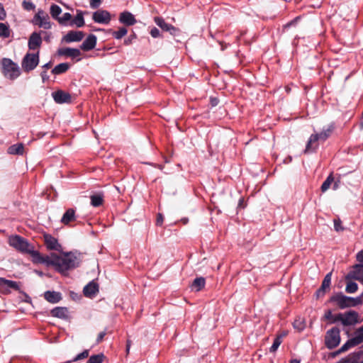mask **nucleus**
Wrapping results in <instances>:
<instances>
[{
	"instance_id": "nucleus-1",
	"label": "nucleus",
	"mask_w": 363,
	"mask_h": 363,
	"mask_svg": "<svg viewBox=\"0 0 363 363\" xmlns=\"http://www.w3.org/2000/svg\"><path fill=\"white\" fill-rule=\"evenodd\" d=\"M39 264L53 266L57 272L65 273L69 269L78 267L79 259L72 252L64 253L61 255L51 253L50 255H42Z\"/></svg>"
},
{
	"instance_id": "nucleus-2",
	"label": "nucleus",
	"mask_w": 363,
	"mask_h": 363,
	"mask_svg": "<svg viewBox=\"0 0 363 363\" xmlns=\"http://www.w3.org/2000/svg\"><path fill=\"white\" fill-rule=\"evenodd\" d=\"M8 242L9 245L17 251L29 254L33 259V262L39 264L42 255L38 251L35 250L34 247L25 238L18 235H11Z\"/></svg>"
},
{
	"instance_id": "nucleus-3",
	"label": "nucleus",
	"mask_w": 363,
	"mask_h": 363,
	"mask_svg": "<svg viewBox=\"0 0 363 363\" xmlns=\"http://www.w3.org/2000/svg\"><path fill=\"white\" fill-rule=\"evenodd\" d=\"M334 128V125L330 124L326 128H324L320 133L312 134L306 144L304 152L310 153L314 152L318 146V142L319 140L325 141L331 135Z\"/></svg>"
},
{
	"instance_id": "nucleus-4",
	"label": "nucleus",
	"mask_w": 363,
	"mask_h": 363,
	"mask_svg": "<svg viewBox=\"0 0 363 363\" xmlns=\"http://www.w3.org/2000/svg\"><path fill=\"white\" fill-rule=\"evenodd\" d=\"M330 301L335 303L340 309L355 307L362 303V297H350L342 293H337L332 296Z\"/></svg>"
},
{
	"instance_id": "nucleus-5",
	"label": "nucleus",
	"mask_w": 363,
	"mask_h": 363,
	"mask_svg": "<svg viewBox=\"0 0 363 363\" xmlns=\"http://www.w3.org/2000/svg\"><path fill=\"white\" fill-rule=\"evenodd\" d=\"M363 342V328L360 327L354 333V336L349 339L340 349L337 354L345 352L350 348L357 346Z\"/></svg>"
},
{
	"instance_id": "nucleus-6",
	"label": "nucleus",
	"mask_w": 363,
	"mask_h": 363,
	"mask_svg": "<svg viewBox=\"0 0 363 363\" xmlns=\"http://www.w3.org/2000/svg\"><path fill=\"white\" fill-rule=\"evenodd\" d=\"M31 22L33 25L45 30L50 29L52 27L49 15L42 9L38 10Z\"/></svg>"
},
{
	"instance_id": "nucleus-7",
	"label": "nucleus",
	"mask_w": 363,
	"mask_h": 363,
	"mask_svg": "<svg viewBox=\"0 0 363 363\" xmlns=\"http://www.w3.org/2000/svg\"><path fill=\"white\" fill-rule=\"evenodd\" d=\"M39 60V50L36 53H26L21 62L23 69L26 72L33 70L38 66Z\"/></svg>"
},
{
	"instance_id": "nucleus-8",
	"label": "nucleus",
	"mask_w": 363,
	"mask_h": 363,
	"mask_svg": "<svg viewBox=\"0 0 363 363\" xmlns=\"http://www.w3.org/2000/svg\"><path fill=\"white\" fill-rule=\"evenodd\" d=\"M4 75L11 79L17 78L21 72L17 64L14 63L11 60L4 58L2 61Z\"/></svg>"
},
{
	"instance_id": "nucleus-9",
	"label": "nucleus",
	"mask_w": 363,
	"mask_h": 363,
	"mask_svg": "<svg viewBox=\"0 0 363 363\" xmlns=\"http://www.w3.org/2000/svg\"><path fill=\"white\" fill-rule=\"evenodd\" d=\"M340 329L336 327L327 331L325 337V344L328 349H333L340 344Z\"/></svg>"
},
{
	"instance_id": "nucleus-10",
	"label": "nucleus",
	"mask_w": 363,
	"mask_h": 363,
	"mask_svg": "<svg viewBox=\"0 0 363 363\" xmlns=\"http://www.w3.org/2000/svg\"><path fill=\"white\" fill-rule=\"evenodd\" d=\"M335 320H340L344 325H353L359 322V314L354 311H350L337 315Z\"/></svg>"
},
{
	"instance_id": "nucleus-11",
	"label": "nucleus",
	"mask_w": 363,
	"mask_h": 363,
	"mask_svg": "<svg viewBox=\"0 0 363 363\" xmlns=\"http://www.w3.org/2000/svg\"><path fill=\"white\" fill-rule=\"evenodd\" d=\"M42 33H44V32L41 30L40 32H33L30 34L28 42L29 50H39L43 43Z\"/></svg>"
},
{
	"instance_id": "nucleus-12",
	"label": "nucleus",
	"mask_w": 363,
	"mask_h": 363,
	"mask_svg": "<svg viewBox=\"0 0 363 363\" xmlns=\"http://www.w3.org/2000/svg\"><path fill=\"white\" fill-rule=\"evenodd\" d=\"M92 19L98 23L108 24L111 20V16L108 11L99 9L93 13Z\"/></svg>"
},
{
	"instance_id": "nucleus-13",
	"label": "nucleus",
	"mask_w": 363,
	"mask_h": 363,
	"mask_svg": "<svg viewBox=\"0 0 363 363\" xmlns=\"http://www.w3.org/2000/svg\"><path fill=\"white\" fill-rule=\"evenodd\" d=\"M45 245L48 250L61 252L62 248L58 240L50 234H44Z\"/></svg>"
},
{
	"instance_id": "nucleus-14",
	"label": "nucleus",
	"mask_w": 363,
	"mask_h": 363,
	"mask_svg": "<svg viewBox=\"0 0 363 363\" xmlns=\"http://www.w3.org/2000/svg\"><path fill=\"white\" fill-rule=\"evenodd\" d=\"M154 21L160 28L164 31H168L171 35H176L179 33V29L175 28L171 24L165 22V21L161 17H155Z\"/></svg>"
},
{
	"instance_id": "nucleus-15",
	"label": "nucleus",
	"mask_w": 363,
	"mask_h": 363,
	"mask_svg": "<svg viewBox=\"0 0 363 363\" xmlns=\"http://www.w3.org/2000/svg\"><path fill=\"white\" fill-rule=\"evenodd\" d=\"M119 21L128 26H133L137 22L135 16L128 11L121 13L119 16Z\"/></svg>"
},
{
	"instance_id": "nucleus-16",
	"label": "nucleus",
	"mask_w": 363,
	"mask_h": 363,
	"mask_svg": "<svg viewBox=\"0 0 363 363\" xmlns=\"http://www.w3.org/2000/svg\"><path fill=\"white\" fill-rule=\"evenodd\" d=\"M96 36L91 34L84 40L81 45V49L84 51H89L94 49L96 45Z\"/></svg>"
},
{
	"instance_id": "nucleus-17",
	"label": "nucleus",
	"mask_w": 363,
	"mask_h": 363,
	"mask_svg": "<svg viewBox=\"0 0 363 363\" xmlns=\"http://www.w3.org/2000/svg\"><path fill=\"white\" fill-rule=\"evenodd\" d=\"M52 95L55 101L57 104L68 103L71 101L70 94L63 91H57L53 92Z\"/></svg>"
},
{
	"instance_id": "nucleus-18",
	"label": "nucleus",
	"mask_w": 363,
	"mask_h": 363,
	"mask_svg": "<svg viewBox=\"0 0 363 363\" xmlns=\"http://www.w3.org/2000/svg\"><path fill=\"white\" fill-rule=\"evenodd\" d=\"M84 36V34L82 31H69L64 37V40L67 43L79 42L83 39Z\"/></svg>"
},
{
	"instance_id": "nucleus-19",
	"label": "nucleus",
	"mask_w": 363,
	"mask_h": 363,
	"mask_svg": "<svg viewBox=\"0 0 363 363\" xmlns=\"http://www.w3.org/2000/svg\"><path fill=\"white\" fill-rule=\"evenodd\" d=\"M58 54L60 55L76 58L81 55V51L77 48H65L60 49L58 50Z\"/></svg>"
},
{
	"instance_id": "nucleus-20",
	"label": "nucleus",
	"mask_w": 363,
	"mask_h": 363,
	"mask_svg": "<svg viewBox=\"0 0 363 363\" xmlns=\"http://www.w3.org/2000/svg\"><path fill=\"white\" fill-rule=\"evenodd\" d=\"M99 291L98 284L92 281L86 285L83 289V292L85 296L91 297L94 296Z\"/></svg>"
},
{
	"instance_id": "nucleus-21",
	"label": "nucleus",
	"mask_w": 363,
	"mask_h": 363,
	"mask_svg": "<svg viewBox=\"0 0 363 363\" xmlns=\"http://www.w3.org/2000/svg\"><path fill=\"white\" fill-rule=\"evenodd\" d=\"M50 313L52 316L62 319H67L69 316L66 307H55L51 310Z\"/></svg>"
},
{
	"instance_id": "nucleus-22",
	"label": "nucleus",
	"mask_w": 363,
	"mask_h": 363,
	"mask_svg": "<svg viewBox=\"0 0 363 363\" xmlns=\"http://www.w3.org/2000/svg\"><path fill=\"white\" fill-rule=\"evenodd\" d=\"M331 277L332 272H329L325 275L320 288L316 292L317 296H323L325 294V290L330 287L331 284Z\"/></svg>"
},
{
	"instance_id": "nucleus-23",
	"label": "nucleus",
	"mask_w": 363,
	"mask_h": 363,
	"mask_svg": "<svg viewBox=\"0 0 363 363\" xmlns=\"http://www.w3.org/2000/svg\"><path fill=\"white\" fill-rule=\"evenodd\" d=\"M45 298L50 303H56L62 299L60 292L48 291L44 294Z\"/></svg>"
},
{
	"instance_id": "nucleus-24",
	"label": "nucleus",
	"mask_w": 363,
	"mask_h": 363,
	"mask_svg": "<svg viewBox=\"0 0 363 363\" xmlns=\"http://www.w3.org/2000/svg\"><path fill=\"white\" fill-rule=\"evenodd\" d=\"M350 276L352 279L356 280H363V264H356L354 269L350 272Z\"/></svg>"
},
{
	"instance_id": "nucleus-25",
	"label": "nucleus",
	"mask_w": 363,
	"mask_h": 363,
	"mask_svg": "<svg viewBox=\"0 0 363 363\" xmlns=\"http://www.w3.org/2000/svg\"><path fill=\"white\" fill-rule=\"evenodd\" d=\"M75 219V211L73 208H69L67 210V211L64 213L61 222L67 225L71 221L74 220Z\"/></svg>"
},
{
	"instance_id": "nucleus-26",
	"label": "nucleus",
	"mask_w": 363,
	"mask_h": 363,
	"mask_svg": "<svg viewBox=\"0 0 363 363\" xmlns=\"http://www.w3.org/2000/svg\"><path fill=\"white\" fill-rule=\"evenodd\" d=\"M70 26L75 25L78 28H81L84 25V19L83 13L81 11H77V16L69 23Z\"/></svg>"
},
{
	"instance_id": "nucleus-27",
	"label": "nucleus",
	"mask_w": 363,
	"mask_h": 363,
	"mask_svg": "<svg viewBox=\"0 0 363 363\" xmlns=\"http://www.w3.org/2000/svg\"><path fill=\"white\" fill-rule=\"evenodd\" d=\"M90 200L92 206L99 207L104 203V195L101 193L93 194L90 196Z\"/></svg>"
},
{
	"instance_id": "nucleus-28",
	"label": "nucleus",
	"mask_w": 363,
	"mask_h": 363,
	"mask_svg": "<svg viewBox=\"0 0 363 363\" xmlns=\"http://www.w3.org/2000/svg\"><path fill=\"white\" fill-rule=\"evenodd\" d=\"M0 287L17 290L18 289V284L16 281L0 277Z\"/></svg>"
},
{
	"instance_id": "nucleus-29",
	"label": "nucleus",
	"mask_w": 363,
	"mask_h": 363,
	"mask_svg": "<svg viewBox=\"0 0 363 363\" xmlns=\"http://www.w3.org/2000/svg\"><path fill=\"white\" fill-rule=\"evenodd\" d=\"M69 68V65L67 62L60 63L56 65L52 69V73L55 75L61 74L66 72Z\"/></svg>"
},
{
	"instance_id": "nucleus-30",
	"label": "nucleus",
	"mask_w": 363,
	"mask_h": 363,
	"mask_svg": "<svg viewBox=\"0 0 363 363\" xmlns=\"http://www.w3.org/2000/svg\"><path fill=\"white\" fill-rule=\"evenodd\" d=\"M23 145L18 143L10 146L8 149V152L11 155H23Z\"/></svg>"
},
{
	"instance_id": "nucleus-31",
	"label": "nucleus",
	"mask_w": 363,
	"mask_h": 363,
	"mask_svg": "<svg viewBox=\"0 0 363 363\" xmlns=\"http://www.w3.org/2000/svg\"><path fill=\"white\" fill-rule=\"evenodd\" d=\"M11 30L7 23H0V37L2 38H8L10 37Z\"/></svg>"
},
{
	"instance_id": "nucleus-32",
	"label": "nucleus",
	"mask_w": 363,
	"mask_h": 363,
	"mask_svg": "<svg viewBox=\"0 0 363 363\" xmlns=\"http://www.w3.org/2000/svg\"><path fill=\"white\" fill-rule=\"evenodd\" d=\"M206 284L205 279L203 277L196 278L191 285V287L196 291L201 290Z\"/></svg>"
},
{
	"instance_id": "nucleus-33",
	"label": "nucleus",
	"mask_w": 363,
	"mask_h": 363,
	"mask_svg": "<svg viewBox=\"0 0 363 363\" xmlns=\"http://www.w3.org/2000/svg\"><path fill=\"white\" fill-rule=\"evenodd\" d=\"M105 356L103 353L91 355L86 363H103Z\"/></svg>"
},
{
	"instance_id": "nucleus-34",
	"label": "nucleus",
	"mask_w": 363,
	"mask_h": 363,
	"mask_svg": "<svg viewBox=\"0 0 363 363\" xmlns=\"http://www.w3.org/2000/svg\"><path fill=\"white\" fill-rule=\"evenodd\" d=\"M61 13H62V9L59 6H57L56 4L51 5L50 14L53 18L57 20V18H60L59 15Z\"/></svg>"
},
{
	"instance_id": "nucleus-35",
	"label": "nucleus",
	"mask_w": 363,
	"mask_h": 363,
	"mask_svg": "<svg viewBox=\"0 0 363 363\" xmlns=\"http://www.w3.org/2000/svg\"><path fill=\"white\" fill-rule=\"evenodd\" d=\"M334 178L332 174H330L327 179L324 181L321 186V191L323 192L326 191L330 186L332 182H333Z\"/></svg>"
},
{
	"instance_id": "nucleus-36",
	"label": "nucleus",
	"mask_w": 363,
	"mask_h": 363,
	"mask_svg": "<svg viewBox=\"0 0 363 363\" xmlns=\"http://www.w3.org/2000/svg\"><path fill=\"white\" fill-rule=\"evenodd\" d=\"M293 325L296 330L301 332L305 328L306 324L302 318H298L294 320Z\"/></svg>"
},
{
	"instance_id": "nucleus-37",
	"label": "nucleus",
	"mask_w": 363,
	"mask_h": 363,
	"mask_svg": "<svg viewBox=\"0 0 363 363\" xmlns=\"http://www.w3.org/2000/svg\"><path fill=\"white\" fill-rule=\"evenodd\" d=\"M127 33L128 30L124 27H121L118 30L113 31L112 35L113 38L119 40L121 39L123 36H125L127 34Z\"/></svg>"
},
{
	"instance_id": "nucleus-38",
	"label": "nucleus",
	"mask_w": 363,
	"mask_h": 363,
	"mask_svg": "<svg viewBox=\"0 0 363 363\" xmlns=\"http://www.w3.org/2000/svg\"><path fill=\"white\" fill-rule=\"evenodd\" d=\"M358 289V285L354 281H349L347 284L345 291L349 294L354 293Z\"/></svg>"
},
{
	"instance_id": "nucleus-39",
	"label": "nucleus",
	"mask_w": 363,
	"mask_h": 363,
	"mask_svg": "<svg viewBox=\"0 0 363 363\" xmlns=\"http://www.w3.org/2000/svg\"><path fill=\"white\" fill-rule=\"evenodd\" d=\"M72 21V15L69 13H65L62 17L57 18V21L60 24L65 25L68 21Z\"/></svg>"
},
{
	"instance_id": "nucleus-40",
	"label": "nucleus",
	"mask_w": 363,
	"mask_h": 363,
	"mask_svg": "<svg viewBox=\"0 0 363 363\" xmlns=\"http://www.w3.org/2000/svg\"><path fill=\"white\" fill-rule=\"evenodd\" d=\"M281 336H277L274 340L273 344L271 346V347L269 348V351L271 352H276L277 350L278 347H279V345H281Z\"/></svg>"
},
{
	"instance_id": "nucleus-41",
	"label": "nucleus",
	"mask_w": 363,
	"mask_h": 363,
	"mask_svg": "<svg viewBox=\"0 0 363 363\" xmlns=\"http://www.w3.org/2000/svg\"><path fill=\"white\" fill-rule=\"evenodd\" d=\"M89 356V350H84L82 352L79 353V354H77L72 360V362H76V361H78L79 359H85L86 357H88Z\"/></svg>"
},
{
	"instance_id": "nucleus-42",
	"label": "nucleus",
	"mask_w": 363,
	"mask_h": 363,
	"mask_svg": "<svg viewBox=\"0 0 363 363\" xmlns=\"http://www.w3.org/2000/svg\"><path fill=\"white\" fill-rule=\"evenodd\" d=\"M334 228L337 232L342 231L344 228L342 226V222L340 218L334 219Z\"/></svg>"
},
{
	"instance_id": "nucleus-43",
	"label": "nucleus",
	"mask_w": 363,
	"mask_h": 363,
	"mask_svg": "<svg viewBox=\"0 0 363 363\" xmlns=\"http://www.w3.org/2000/svg\"><path fill=\"white\" fill-rule=\"evenodd\" d=\"M23 7L24 9H26L27 11H31V10L35 9V6L31 1H23Z\"/></svg>"
},
{
	"instance_id": "nucleus-44",
	"label": "nucleus",
	"mask_w": 363,
	"mask_h": 363,
	"mask_svg": "<svg viewBox=\"0 0 363 363\" xmlns=\"http://www.w3.org/2000/svg\"><path fill=\"white\" fill-rule=\"evenodd\" d=\"M150 35L152 38H160L161 36L160 31L155 27L150 30Z\"/></svg>"
},
{
	"instance_id": "nucleus-45",
	"label": "nucleus",
	"mask_w": 363,
	"mask_h": 363,
	"mask_svg": "<svg viewBox=\"0 0 363 363\" xmlns=\"http://www.w3.org/2000/svg\"><path fill=\"white\" fill-rule=\"evenodd\" d=\"M102 0H90V6L92 9L98 8L101 4Z\"/></svg>"
},
{
	"instance_id": "nucleus-46",
	"label": "nucleus",
	"mask_w": 363,
	"mask_h": 363,
	"mask_svg": "<svg viewBox=\"0 0 363 363\" xmlns=\"http://www.w3.org/2000/svg\"><path fill=\"white\" fill-rule=\"evenodd\" d=\"M6 17V13L3 5L0 3V20H4Z\"/></svg>"
},
{
	"instance_id": "nucleus-47",
	"label": "nucleus",
	"mask_w": 363,
	"mask_h": 363,
	"mask_svg": "<svg viewBox=\"0 0 363 363\" xmlns=\"http://www.w3.org/2000/svg\"><path fill=\"white\" fill-rule=\"evenodd\" d=\"M106 335V331H102V332L99 333L97 336V338H96V343L99 344V342H101L103 340V339Z\"/></svg>"
},
{
	"instance_id": "nucleus-48",
	"label": "nucleus",
	"mask_w": 363,
	"mask_h": 363,
	"mask_svg": "<svg viewBox=\"0 0 363 363\" xmlns=\"http://www.w3.org/2000/svg\"><path fill=\"white\" fill-rule=\"evenodd\" d=\"M163 220H164V218H163L162 215L159 213L157 216V220H156L157 225H161L163 223Z\"/></svg>"
},
{
	"instance_id": "nucleus-49",
	"label": "nucleus",
	"mask_w": 363,
	"mask_h": 363,
	"mask_svg": "<svg viewBox=\"0 0 363 363\" xmlns=\"http://www.w3.org/2000/svg\"><path fill=\"white\" fill-rule=\"evenodd\" d=\"M298 19V18H296L295 19H294L291 22L287 23L286 24H285L284 26V29H286V28H289L290 26H291L293 25H295L296 23L297 22Z\"/></svg>"
},
{
	"instance_id": "nucleus-50",
	"label": "nucleus",
	"mask_w": 363,
	"mask_h": 363,
	"mask_svg": "<svg viewBox=\"0 0 363 363\" xmlns=\"http://www.w3.org/2000/svg\"><path fill=\"white\" fill-rule=\"evenodd\" d=\"M135 35H133L124 40V44L128 45L131 44L133 39L135 38Z\"/></svg>"
},
{
	"instance_id": "nucleus-51",
	"label": "nucleus",
	"mask_w": 363,
	"mask_h": 363,
	"mask_svg": "<svg viewBox=\"0 0 363 363\" xmlns=\"http://www.w3.org/2000/svg\"><path fill=\"white\" fill-rule=\"evenodd\" d=\"M357 259L359 262H363V250L357 253Z\"/></svg>"
},
{
	"instance_id": "nucleus-52",
	"label": "nucleus",
	"mask_w": 363,
	"mask_h": 363,
	"mask_svg": "<svg viewBox=\"0 0 363 363\" xmlns=\"http://www.w3.org/2000/svg\"><path fill=\"white\" fill-rule=\"evenodd\" d=\"M40 76L42 77L43 82H45L46 80L49 79V76L47 74L46 71H43L41 72Z\"/></svg>"
},
{
	"instance_id": "nucleus-53",
	"label": "nucleus",
	"mask_w": 363,
	"mask_h": 363,
	"mask_svg": "<svg viewBox=\"0 0 363 363\" xmlns=\"http://www.w3.org/2000/svg\"><path fill=\"white\" fill-rule=\"evenodd\" d=\"M332 315H333L331 311L328 310L325 313V318L329 320L332 318Z\"/></svg>"
},
{
	"instance_id": "nucleus-54",
	"label": "nucleus",
	"mask_w": 363,
	"mask_h": 363,
	"mask_svg": "<svg viewBox=\"0 0 363 363\" xmlns=\"http://www.w3.org/2000/svg\"><path fill=\"white\" fill-rule=\"evenodd\" d=\"M52 66V62H49L46 64H45L43 66V68H44L45 69H48L51 67Z\"/></svg>"
},
{
	"instance_id": "nucleus-55",
	"label": "nucleus",
	"mask_w": 363,
	"mask_h": 363,
	"mask_svg": "<svg viewBox=\"0 0 363 363\" xmlns=\"http://www.w3.org/2000/svg\"><path fill=\"white\" fill-rule=\"evenodd\" d=\"M50 34H48L46 35L45 37H44V40L47 42H49L50 41Z\"/></svg>"
},
{
	"instance_id": "nucleus-56",
	"label": "nucleus",
	"mask_w": 363,
	"mask_h": 363,
	"mask_svg": "<svg viewBox=\"0 0 363 363\" xmlns=\"http://www.w3.org/2000/svg\"><path fill=\"white\" fill-rule=\"evenodd\" d=\"M126 350H127V352H128L129 350H130V342H129V341H128V342H127V348H126Z\"/></svg>"
},
{
	"instance_id": "nucleus-57",
	"label": "nucleus",
	"mask_w": 363,
	"mask_h": 363,
	"mask_svg": "<svg viewBox=\"0 0 363 363\" xmlns=\"http://www.w3.org/2000/svg\"><path fill=\"white\" fill-rule=\"evenodd\" d=\"M290 363H300L299 361L296 360V359H293L290 362Z\"/></svg>"
},
{
	"instance_id": "nucleus-58",
	"label": "nucleus",
	"mask_w": 363,
	"mask_h": 363,
	"mask_svg": "<svg viewBox=\"0 0 363 363\" xmlns=\"http://www.w3.org/2000/svg\"><path fill=\"white\" fill-rule=\"evenodd\" d=\"M337 184H335V185H334V189H337Z\"/></svg>"
},
{
	"instance_id": "nucleus-59",
	"label": "nucleus",
	"mask_w": 363,
	"mask_h": 363,
	"mask_svg": "<svg viewBox=\"0 0 363 363\" xmlns=\"http://www.w3.org/2000/svg\"><path fill=\"white\" fill-rule=\"evenodd\" d=\"M158 167L161 169H162V167L161 165H159Z\"/></svg>"
},
{
	"instance_id": "nucleus-60",
	"label": "nucleus",
	"mask_w": 363,
	"mask_h": 363,
	"mask_svg": "<svg viewBox=\"0 0 363 363\" xmlns=\"http://www.w3.org/2000/svg\"><path fill=\"white\" fill-rule=\"evenodd\" d=\"M71 362H72V361H69V362H67V363H71Z\"/></svg>"
},
{
	"instance_id": "nucleus-61",
	"label": "nucleus",
	"mask_w": 363,
	"mask_h": 363,
	"mask_svg": "<svg viewBox=\"0 0 363 363\" xmlns=\"http://www.w3.org/2000/svg\"><path fill=\"white\" fill-rule=\"evenodd\" d=\"M362 327L363 328V325Z\"/></svg>"
},
{
	"instance_id": "nucleus-62",
	"label": "nucleus",
	"mask_w": 363,
	"mask_h": 363,
	"mask_svg": "<svg viewBox=\"0 0 363 363\" xmlns=\"http://www.w3.org/2000/svg\"><path fill=\"white\" fill-rule=\"evenodd\" d=\"M362 363H363V362H362Z\"/></svg>"
}]
</instances>
